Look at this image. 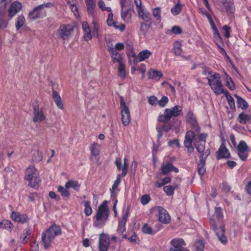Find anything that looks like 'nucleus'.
Listing matches in <instances>:
<instances>
[{"instance_id":"1","label":"nucleus","mask_w":251,"mask_h":251,"mask_svg":"<svg viewBox=\"0 0 251 251\" xmlns=\"http://www.w3.org/2000/svg\"><path fill=\"white\" fill-rule=\"evenodd\" d=\"M62 234V229L60 226L53 224L42 233L41 241L45 249L51 247L56 237Z\"/></svg>"},{"instance_id":"2","label":"nucleus","mask_w":251,"mask_h":251,"mask_svg":"<svg viewBox=\"0 0 251 251\" xmlns=\"http://www.w3.org/2000/svg\"><path fill=\"white\" fill-rule=\"evenodd\" d=\"M182 111V108L179 105H176L172 109L166 108L163 114H160L157 118L158 121L163 122V129L166 132L169 131L173 127V125L168 122L172 117H177Z\"/></svg>"},{"instance_id":"3","label":"nucleus","mask_w":251,"mask_h":251,"mask_svg":"<svg viewBox=\"0 0 251 251\" xmlns=\"http://www.w3.org/2000/svg\"><path fill=\"white\" fill-rule=\"evenodd\" d=\"M25 179L28 181V186L37 188L40 182L39 172L34 166H29L25 172Z\"/></svg>"},{"instance_id":"4","label":"nucleus","mask_w":251,"mask_h":251,"mask_svg":"<svg viewBox=\"0 0 251 251\" xmlns=\"http://www.w3.org/2000/svg\"><path fill=\"white\" fill-rule=\"evenodd\" d=\"M207 79L209 85L216 95H219L225 92L219 74L215 73L213 75H209L207 77Z\"/></svg>"},{"instance_id":"5","label":"nucleus","mask_w":251,"mask_h":251,"mask_svg":"<svg viewBox=\"0 0 251 251\" xmlns=\"http://www.w3.org/2000/svg\"><path fill=\"white\" fill-rule=\"evenodd\" d=\"M109 212L107 202L106 201H104L98 207L97 213L94 218L96 219L97 222L104 224L108 219Z\"/></svg>"},{"instance_id":"6","label":"nucleus","mask_w":251,"mask_h":251,"mask_svg":"<svg viewBox=\"0 0 251 251\" xmlns=\"http://www.w3.org/2000/svg\"><path fill=\"white\" fill-rule=\"evenodd\" d=\"M120 107L122 124L125 126H127L131 122V116L129 109L126 105L124 98L122 96L120 97Z\"/></svg>"},{"instance_id":"7","label":"nucleus","mask_w":251,"mask_h":251,"mask_svg":"<svg viewBox=\"0 0 251 251\" xmlns=\"http://www.w3.org/2000/svg\"><path fill=\"white\" fill-rule=\"evenodd\" d=\"M74 30L73 26L71 25H60L56 30L57 38L62 39L64 41L68 40Z\"/></svg>"},{"instance_id":"8","label":"nucleus","mask_w":251,"mask_h":251,"mask_svg":"<svg viewBox=\"0 0 251 251\" xmlns=\"http://www.w3.org/2000/svg\"><path fill=\"white\" fill-rule=\"evenodd\" d=\"M210 224L213 230L215 231L219 240L223 244L226 243L227 238L225 235V226L221 225L220 227L218 228L215 221L213 219L210 220Z\"/></svg>"},{"instance_id":"9","label":"nucleus","mask_w":251,"mask_h":251,"mask_svg":"<svg viewBox=\"0 0 251 251\" xmlns=\"http://www.w3.org/2000/svg\"><path fill=\"white\" fill-rule=\"evenodd\" d=\"M45 4L39 5L32 11L29 12L28 17L32 20H35L38 19H42L47 15V12L44 9Z\"/></svg>"},{"instance_id":"10","label":"nucleus","mask_w":251,"mask_h":251,"mask_svg":"<svg viewBox=\"0 0 251 251\" xmlns=\"http://www.w3.org/2000/svg\"><path fill=\"white\" fill-rule=\"evenodd\" d=\"M32 107L33 109V122L34 123H41L45 121L46 116L42 109L39 107L38 102L34 103Z\"/></svg>"},{"instance_id":"11","label":"nucleus","mask_w":251,"mask_h":251,"mask_svg":"<svg viewBox=\"0 0 251 251\" xmlns=\"http://www.w3.org/2000/svg\"><path fill=\"white\" fill-rule=\"evenodd\" d=\"M171 245L172 246L169 251H189L185 248V242L182 238H175L171 241Z\"/></svg>"},{"instance_id":"12","label":"nucleus","mask_w":251,"mask_h":251,"mask_svg":"<svg viewBox=\"0 0 251 251\" xmlns=\"http://www.w3.org/2000/svg\"><path fill=\"white\" fill-rule=\"evenodd\" d=\"M195 133L192 130L188 131L185 136L184 141V146L187 149L188 152H192L194 151V148L192 146V142L195 137Z\"/></svg>"},{"instance_id":"13","label":"nucleus","mask_w":251,"mask_h":251,"mask_svg":"<svg viewBox=\"0 0 251 251\" xmlns=\"http://www.w3.org/2000/svg\"><path fill=\"white\" fill-rule=\"evenodd\" d=\"M205 142H196L195 143V147L198 151L201 154L200 158L206 159L210 154V149H205Z\"/></svg>"},{"instance_id":"14","label":"nucleus","mask_w":251,"mask_h":251,"mask_svg":"<svg viewBox=\"0 0 251 251\" xmlns=\"http://www.w3.org/2000/svg\"><path fill=\"white\" fill-rule=\"evenodd\" d=\"M109 247V239L107 235L100 234L99 241V251H107Z\"/></svg>"},{"instance_id":"15","label":"nucleus","mask_w":251,"mask_h":251,"mask_svg":"<svg viewBox=\"0 0 251 251\" xmlns=\"http://www.w3.org/2000/svg\"><path fill=\"white\" fill-rule=\"evenodd\" d=\"M186 120L190 125L191 128L197 133L200 131V127L193 113L189 111L186 116Z\"/></svg>"},{"instance_id":"16","label":"nucleus","mask_w":251,"mask_h":251,"mask_svg":"<svg viewBox=\"0 0 251 251\" xmlns=\"http://www.w3.org/2000/svg\"><path fill=\"white\" fill-rule=\"evenodd\" d=\"M158 220L162 223L168 224L170 222L171 218L167 211L162 207H157Z\"/></svg>"},{"instance_id":"17","label":"nucleus","mask_w":251,"mask_h":251,"mask_svg":"<svg viewBox=\"0 0 251 251\" xmlns=\"http://www.w3.org/2000/svg\"><path fill=\"white\" fill-rule=\"evenodd\" d=\"M22 3L19 1H14L12 2L8 10V16L9 19H11L15 16L22 9Z\"/></svg>"},{"instance_id":"18","label":"nucleus","mask_w":251,"mask_h":251,"mask_svg":"<svg viewBox=\"0 0 251 251\" xmlns=\"http://www.w3.org/2000/svg\"><path fill=\"white\" fill-rule=\"evenodd\" d=\"M161 170L162 174L164 175H168L171 171H174L175 173H178L179 171L178 168L174 167L171 163L169 162L162 164Z\"/></svg>"},{"instance_id":"19","label":"nucleus","mask_w":251,"mask_h":251,"mask_svg":"<svg viewBox=\"0 0 251 251\" xmlns=\"http://www.w3.org/2000/svg\"><path fill=\"white\" fill-rule=\"evenodd\" d=\"M11 219L18 223H25L27 221V216L25 214H20L19 212L13 211L11 215Z\"/></svg>"},{"instance_id":"20","label":"nucleus","mask_w":251,"mask_h":251,"mask_svg":"<svg viewBox=\"0 0 251 251\" xmlns=\"http://www.w3.org/2000/svg\"><path fill=\"white\" fill-rule=\"evenodd\" d=\"M108 50L114 62L122 63V58L121 54L114 49L112 45L108 46Z\"/></svg>"},{"instance_id":"21","label":"nucleus","mask_w":251,"mask_h":251,"mask_svg":"<svg viewBox=\"0 0 251 251\" xmlns=\"http://www.w3.org/2000/svg\"><path fill=\"white\" fill-rule=\"evenodd\" d=\"M87 6V9L89 15L95 17L96 15L95 7L96 3L95 0H85Z\"/></svg>"},{"instance_id":"22","label":"nucleus","mask_w":251,"mask_h":251,"mask_svg":"<svg viewBox=\"0 0 251 251\" xmlns=\"http://www.w3.org/2000/svg\"><path fill=\"white\" fill-rule=\"evenodd\" d=\"M133 11V8L126 9L124 8L121 10V18L126 22H128L130 21L132 16V13Z\"/></svg>"},{"instance_id":"23","label":"nucleus","mask_w":251,"mask_h":251,"mask_svg":"<svg viewBox=\"0 0 251 251\" xmlns=\"http://www.w3.org/2000/svg\"><path fill=\"white\" fill-rule=\"evenodd\" d=\"M218 155L217 156V158L218 159H220L223 158H228L230 155V153L228 151V150L226 148V147L222 145L217 152Z\"/></svg>"},{"instance_id":"24","label":"nucleus","mask_w":251,"mask_h":251,"mask_svg":"<svg viewBox=\"0 0 251 251\" xmlns=\"http://www.w3.org/2000/svg\"><path fill=\"white\" fill-rule=\"evenodd\" d=\"M52 98L57 107L60 109H63L64 106L61 98L58 93L54 90L52 91Z\"/></svg>"},{"instance_id":"25","label":"nucleus","mask_w":251,"mask_h":251,"mask_svg":"<svg viewBox=\"0 0 251 251\" xmlns=\"http://www.w3.org/2000/svg\"><path fill=\"white\" fill-rule=\"evenodd\" d=\"M82 27L83 30L85 32V34L84 35V40L85 41L90 40L92 39V35L91 33V31L87 22H83Z\"/></svg>"},{"instance_id":"26","label":"nucleus","mask_w":251,"mask_h":251,"mask_svg":"<svg viewBox=\"0 0 251 251\" xmlns=\"http://www.w3.org/2000/svg\"><path fill=\"white\" fill-rule=\"evenodd\" d=\"M139 16L146 22L151 21V18L150 14L143 8H141L138 11Z\"/></svg>"},{"instance_id":"27","label":"nucleus","mask_w":251,"mask_h":251,"mask_svg":"<svg viewBox=\"0 0 251 251\" xmlns=\"http://www.w3.org/2000/svg\"><path fill=\"white\" fill-rule=\"evenodd\" d=\"M149 78L158 80L163 75L160 71H156L153 69H150L148 72Z\"/></svg>"},{"instance_id":"28","label":"nucleus","mask_w":251,"mask_h":251,"mask_svg":"<svg viewBox=\"0 0 251 251\" xmlns=\"http://www.w3.org/2000/svg\"><path fill=\"white\" fill-rule=\"evenodd\" d=\"M223 4L225 7L226 10L228 13L233 14L235 11V7L234 2L232 1L229 0L223 2Z\"/></svg>"},{"instance_id":"29","label":"nucleus","mask_w":251,"mask_h":251,"mask_svg":"<svg viewBox=\"0 0 251 251\" xmlns=\"http://www.w3.org/2000/svg\"><path fill=\"white\" fill-rule=\"evenodd\" d=\"M206 159L200 158V163L198 164L197 169L199 174L201 176L206 171L205 160Z\"/></svg>"},{"instance_id":"30","label":"nucleus","mask_w":251,"mask_h":251,"mask_svg":"<svg viewBox=\"0 0 251 251\" xmlns=\"http://www.w3.org/2000/svg\"><path fill=\"white\" fill-rule=\"evenodd\" d=\"M66 188H72L75 191H79L80 184L77 181L74 180H69L65 184Z\"/></svg>"},{"instance_id":"31","label":"nucleus","mask_w":251,"mask_h":251,"mask_svg":"<svg viewBox=\"0 0 251 251\" xmlns=\"http://www.w3.org/2000/svg\"><path fill=\"white\" fill-rule=\"evenodd\" d=\"M25 23V19L23 15L18 16L15 22V27L19 30Z\"/></svg>"},{"instance_id":"32","label":"nucleus","mask_w":251,"mask_h":251,"mask_svg":"<svg viewBox=\"0 0 251 251\" xmlns=\"http://www.w3.org/2000/svg\"><path fill=\"white\" fill-rule=\"evenodd\" d=\"M121 180V175H118L116 180L114 181V184L110 189L111 197H114L116 196V190L119 186Z\"/></svg>"},{"instance_id":"33","label":"nucleus","mask_w":251,"mask_h":251,"mask_svg":"<svg viewBox=\"0 0 251 251\" xmlns=\"http://www.w3.org/2000/svg\"><path fill=\"white\" fill-rule=\"evenodd\" d=\"M151 54V52L148 50H145L140 52L138 55L139 61H143L148 59Z\"/></svg>"},{"instance_id":"34","label":"nucleus","mask_w":251,"mask_h":251,"mask_svg":"<svg viewBox=\"0 0 251 251\" xmlns=\"http://www.w3.org/2000/svg\"><path fill=\"white\" fill-rule=\"evenodd\" d=\"M235 97L237 99V104L239 108H241L242 109H246L248 106V103L241 97L235 95Z\"/></svg>"},{"instance_id":"35","label":"nucleus","mask_w":251,"mask_h":251,"mask_svg":"<svg viewBox=\"0 0 251 251\" xmlns=\"http://www.w3.org/2000/svg\"><path fill=\"white\" fill-rule=\"evenodd\" d=\"M238 120L241 124H245L247 121L251 120V116L242 112L239 115Z\"/></svg>"},{"instance_id":"36","label":"nucleus","mask_w":251,"mask_h":251,"mask_svg":"<svg viewBox=\"0 0 251 251\" xmlns=\"http://www.w3.org/2000/svg\"><path fill=\"white\" fill-rule=\"evenodd\" d=\"M100 145L97 143H94L90 147L91 153L92 155L97 156L100 153Z\"/></svg>"},{"instance_id":"37","label":"nucleus","mask_w":251,"mask_h":251,"mask_svg":"<svg viewBox=\"0 0 251 251\" xmlns=\"http://www.w3.org/2000/svg\"><path fill=\"white\" fill-rule=\"evenodd\" d=\"M177 187V184L167 185L164 187L163 190L168 196H171L174 194L175 189Z\"/></svg>"},{"instance_id":"38","label":"nucleus","mask_w":251,"mask_h":251,"mask_svg":"<svg viewBox=\"0 0 251 251\" xmlns=\"http://www.w3.org/2000/svg\"><path fill=\"white\" fill-rule=\"evenodd\" d=\"M224 94H225L227 101L231 109H234L235 108V102L233 98L228 94V91H225Z\"/></svg>"},{"instance_id":"39","label":"nucleus","mask_w":251,"mask_h":251,"mask_svg":"<svg viewBox=\"0 0 251 251\" xmlns=\"http://www.w3.org/2000/svg\"><path fill=\"white\" fill-rule=\"evenodd\" d=\"M152 14L154 18L157 20L160 21L161 20V8L157 7L152 9Z\"/></svg>"},{"instance_id":"40","label":"nucleus","mask_w":251,"mask_h":251,"mask_svg":"<svg viewBox=\"0 0 251 251\" xmlns=\"http://www.w3.org/2000/svg\"><path fill=\"white\" fill-rule=\"evenodd\" d=\"M118 67V75L122 79H124L126 77L125 65L122 62L119 63Z\"/></svg>"},{"instance_id":"41","label":"nucleus","mask_w":251,"mask_h":251,"mask_svg":"<svg viewBox=\"0 0 251 251\" xmlns=\"http://www.w3.org/2000/svg\"><path fill=\"white\" fill-rule=\"evenodd\" d=\"M181 44L178 41H176L175 43L174 47V52L176 55H180L182 53Z\"/></svg>"},{"instance_id":"42","label":"nucleus","mask_w":251,"mask_h":251,"mask_svg":"<svg viewBox=\"0 0 251 251\" xmlns=\"http://www.w3.org/2000/svg\"><path fill=\"white\" fill-rule=\"evenodd\" d=\"M182 10V5L177 3L171 10L172 14L174 16H176L180 13Z\"/></svg>"},{"instance_id":"43","label":"nucleus","mask_w":251,"mask_h":251,"mask_svg":"<svg viewBox=\"0 0 251 251\" xmlns=\"http://www.w3.org/2000/svg\"><path fill=\"white\" fill-rule=\"evenodd\" d=\"M84 213L85 214L88 216H90L92 213V209L90 206V202L89 201H84Z\"/></svg>"},{"instance_id":"44","label":"nucleus","mask_w":251,"mask_h":251,"mask_svg":"<svg viewBox=\"0 0 251 251\" xmlns=\"http://www.w3.org/2000/svg\"><path fill=\"white\" fill-rule=\"evenodd\" d=\"M238 151L243 152L248 151V145L244 141H241L237 147Z\"/></svg>"},{"instance_id":"45","label":"nucleus","mask_w":251,"mask_h":251,"mask_svg":"<svg viewBox=\"0 0 251 251\" xmlns=\"http://www.w3.org/2000/svg\"><path fill=\"white\" fill-rule=\"evenodd\" d=\"M121 4L122 9L124 8H133V5L131 4V0H121Z\"/></svg>"},{"instance_id":"46","label":"nucleus","mask_w":251,"mask_h":251,"mask_svg":"<svg viewBox=\"0 0 251 251\" xmlns=\"http://www.w3.org/2000/svg\"><path fill=\"white\" fill-rule=\"evenodd\" d=\"M150 26L151 25H148L144 23H141L140 27V32L141 34H143V35H146Z\"/></svg>"},{"instance_id":"47","label":"nucleus","mask_w":251,"mask_h":251,"mask_svg":"<svg viewBox=\"0 0 251 251\" xmlns=\"http://www.w3.org/2000/svg\"><path fill=\"white\" fill-rule=\"evenodd\" d=\"M214 39L215 43H216L218 48H221V46H223V43L222 39L221 37L220 34L219 33H217L215 34H214Z\"/></svg>"},{"instance_id":"48","label":"nucleus","mask_w":251,"mask_h":251,"mask_svg":"<svg viewBox=\"0 0 251 251\" xmlns=\"http://www.w3.org/2000/svg\"><path fill=\"white\" fill-rule=\"evenodd\" d=\"M226 86L230 90H234L235 88L234 85L233 83L231 78L228 75H226Z\"/></svg>"},{"instance_id":"49","label":"nucleus","mask_w":251,"mask_h":251,"mask_svg":"<svg viewBox=\"0 0 251 251\" xmlns=\"http://www.w3.org/2000/svg\"><path fill=\"white\" fill-rule=\"evenodd\" d=\"M67 189L66 187L64 188L63 186H60L58 187V191L63 197L69 198L70 193Z\"/></svg>"},{"instance_id":"50","label":"nucleus","mask_w":251,"mask_h":251,"mask_svg":"<svg viewBox=\"0 0 251 251\" xmlns=\"http://www.w3.org/2000/svg\"><path fill=\"white\" fill-rule=\"evenodd\" d=\"M128 169V164L127 163V159L126 158H124V166L122 168V175L124 176H126L127 173V170Z\"/></svg>"},{"instance_id":"51","label":"nucleus","mask_w":251,"mask_h":251,"mask_svg":"<svg viewBox=\"0 0 251 251\" xmlns=\"http://www.w3.org/2000/svg\"><path fill=\"white\" fill-rule=\"evenodd\" d=\"M142 230L143 232L146 234H153L154 233L152 228L147 224L144 225Z\"/></svg>"},{"instance_id":"52","label":"nucleus","mask_w":251,"mask_h":251,"mask_svg":"<svg viewBox=\"0 0 251 251\" xmlns=\"http://www.w3.org/2000/svg\"><path fill=\"white\" fill-rule=\"evenodd\" d=\"M158 105L162 107H164L169 101L168 98L166 96H163L162 98L157 101Z\"/></svg>"},{"instance_id":"53","label":"nucleus","mask_w":251,"mask_h":251,"mask_svg":"<svg viewBox=\"0 0 251 251\" xmlns=\"http://www.w3.org/2000/svg\"><path fill=\"white\" fill-rule=\"evenodd\" d=\"M93 24V31L92 34L94 37H98V30L99 29V25L97 23L95 22H92Z\"/></svg>"},{"instance_id":"54","label":"nucleus","mask_w":251,"mask_h":251,"mask_svg":"<svg viewBox=\"0 0 251 251\" xmlns=\"http://www.w3.org/2000/svg\"><path fill=\"white\" fill-rule=\"evenodd\" d=\"M125 225H124V224H122V223H120L119 225L118 228L117 230V231L119 234L123 235V238H126V234H123L125 230Z\"/></svg>"},{"instance_id":"55","label":"nucleus","mask_w":251,"mask_h":251,"mask_svg":"<svg viewBox=\"0 0 251 251\" xmlns=\"http://www.w3.org/2000/svg\"><path fill=\"white\" fill-rule=\"evenodd\" d=\"M9 21L8 20L0 17V29H4L7 27Z\"/></svg>"},{"instance_id":"56","label":"nucleus","mask_w":251,"mask_h":251,"mask_svg":"<svg viewBox=\"0 0 251 251\" xmlns=\"http://www.w3.org/2000/svg\"><path fill=\"white\" fill-rule=\"evenodd\" d=\"M151 199L149 195H144L141 198V202L142 204L145 205L149 202Z\"/></svg>"},{"instance_id":"57","label":"nucleus","mask_w":251,"mask_h":251,"mask_svg":"<svg viewBox=\"0 0 251 251\" xmlns=\"http://www.w3.org/2000/svg\"><path fill=\"white\" fill-rule=\"evenodd\" d=\"M98 5L102 11L106 10L108 12H110L111 11V8L110 7H105V3L102 0H100L99 1Z\"/></svg>"},{"instance_id":"58","label":"nucleus","mask_w":251,"mask_h":251,"mask_svg":"<svg viewBox=\"0 0 251 251\" xmlns=\"http://www.w3.org/2000/svg\"><path fill=\"white\" fill-rule=\"evenodd\" d=\"M214 216L217 217L218 220H220L223 218L222 209L221 208L216 207L215 208Z\"/></svg>"},{"instance_id":"59","label":"nucleus","mask_w":251,"mask_h":251,"mask_svg":"<svg viewBox=\"0 0 251 251\" xmlns=\"http://www.w3.org/2000/svg\"><path fill=\"white\" fill-rule=\"evenodd\" d=\"M197 251H202L204 248V243L201 241H198L195 244Z\"/></svg>"},{"instance_id":"60","label":"nucleus","mask_w":251,"mask_h":251,"mask_svg":"<svg viewBox=\"0 0 251 251\" xmlns=\"http://www.w3.org/2000/svg\"><path fill=\"white\" fill-rule=\"evenodd\" d=\"M205 15L206 16V17H207V18L209 19L211 24V25H212V29L213 30V31L214 32V34H215L216 33H219L217 28H216V26L214 24L211 17H210L209 15L208 14V13H205Z\"/></svg>"},{"instance_id":"61","label":"nucleus","mask_w":251,"mask_h":251,"mask_svg":"<svg viewBox=\"0 0 251 251\" xmlns=\"http://www.w3.org/2000/svg\"><path fill=\"white\" fill-rule=\"evenodd\" d=\"M115 29H119L120 31H124L125 29V25L122 23H118L116 22L115 25H113Z\"/></svg>"},{"instance_id":"62","label":"nucleus","mask_w":251,"mask_h":251,"mask_svg":"<svg viewBox=\"0 0 251 251\" xmlns=\"http://www.w3.org/2000/svg\"><path fill=\"white\" fill-rule=\"evenodd\" d=\"M113 15L112 13H109L108 15V18L107 19V23L109 26H112L115 24L116 22H113Z\"/></svg>"},{"instance_id":"63","label":"nucleus","mask_w":251,"mask_h":251,"mask_svg":"<svg viewBox=\"0 0 251 251\" xmlns=\"http://www.w3.org/2000/svg\"><path fill=\"white\" fill-rule=\"evenodd\" d=\"M238 154L240 158L243 161L246 160L247 157H248V153H247V151H238Z\"/></svg>"},{"instance_id":"64","label":"nucleus","mask_w":251,"mask_h":251,"mask_svg":"<svg viewBox=\"0 0 251 251\" xmlns=\"http://www.w3.org/2000/svg\"><path fill=\"white\" fill-rule=\"evenodd\" d=\"M172 31L177 34H179L182 32L181 28L178 26H174L172 28Z\"/></svg>"}]
</instances>
